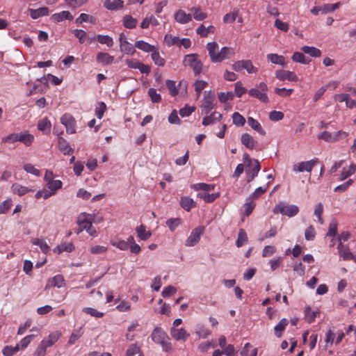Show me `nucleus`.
Wrapping results in <instances>:
<instances>
[{
    "mask_svg": "<svg viewBox=\"0 0 356 356\" xmlns=\"http://www.w3.org/2000/svg\"><path fill=\"white\" fill-rule=\"evenodd\" d=\"M33 140L34 136L28 131L13 133L2 138V142L4 143H14L19 141L26 146H31Z\"/></svg>",
    "mask_w": 356,
    "mask_h": 356,
    "instance_id": "nucleus-1",
    "label": "nucleus"
},
{
    "mask_svg": "<svg viewBox=\"0 0 356 356\" xmlns=\"http://www.w3.org/2000/svg\"><path fill=\"white\" fill-rule=\"evenodd\" d=\"M183 65L188 66L195 76L199 75L202 71L203 63L199 59V55L197 54L186 55L183 60Z\"/></svg>",
    "mask_w": 356,
    "mask_h": 356,
    "instance_id": "nucleus-2",
    "label": "nucleus"
},
{
    "mask_svg": "<svg viewBox=\"0 0 356 356\" xmlns=\"http://www.w3.org/2000/svg\"><path fill=\"white\" fill-rule=\"evenodd\" d=\"M299 212V208L293 204H285L283 202H280L275 205L273 209L274 213H280L282 215L289 217L296 216Z\"/></svg>",
    "mask_w": 356,
    "mask_h": 356,
    "instance_id": "nucleus-3",
    "label": "nucleus"
},
{
    "mask_svg": "<svg viewBox=\"0 0 356 356\" xmlns=\"http://www.w3.org/2000/svg\"><path fill=\"white\" fill-rule=\"evenodd\" d=\"M257 86V88H252L249 90L250 96L258 99L261 102L268 103L269 99L266 94L268 90L267 85L264 82H261Z\"/></svg>",
    "mask_w": 356,
    "mask_h": 356,
    "instance_id": "nucleus-4",
    "label": "nucleus"
},
{
    "mask_svg": "<svg viewBox=\"0 0 356 356\" xmlns=\"http://www.w3.org/2000/svg\"><path fill=\"white\" fill-rule=\"evenodd\" d=\"M216 96L214 92L210 90L205 92L204 97L201 105V113L202 114L207 115L215 106Z\"/></svg>",
    "mask_w": 356,
    "mask_h": 356,
    "instance_id": "nucleus-5",
    "label": "nucleus"
},
{
    "mask_svg": "<svg viewBox=\"0 0 356 356\" xmlns=\"http://www.w3.org/2000/svg\"><path fill=\"white\" fill-rule=\"evenodd\" d=\"M232 69L236 72L245 70L249 74H253L257 72V68L253 65L252 61L250 60H242L234 62L232 65Z\"/></svg>",
    "mask_w": 356,
    "mask_h": 356,
    "instance_id": "nucleus-6",
    "label": "nucleus"
},
{
    "mask_svg": "<svg viewBox=\"0 0 356 356\" xmlns=\"http://www.w3.org/2000/svg\"><path fill=\"white\" fill-rule=\"evenodd\" d=\"M204 227L202 226L195 227L186 240L185 245L187 247L195 245L200 241V237L204 233Z\"/></svg>",
    "mask_w": 356,
    "mask_h": 356,
    "instance_id": "nucleus-7",
    "label": "nucleus"
},
{
    "mask_svg": "<svg viewBox=\"0 0 356 356\" xmlns=\"http://www.w3.org/2000/svg\"><path fill=\"white\" fill-rule=\"evenodd\" d=\"M319 162L318 158H314L310 161L300 162L297 165H294L293 167V170L294 172H310L313 168Z\"/></svg>",
    "mask_w": 356,
    "mask_h": 356,
    "instance_id": "nucleus-8",
    "label": "nucleus"
},
{
    "mask_svg": "<svg viewBox=\"0 0 356 356\" xmlns=\"http://www.w3.org/2000/svg\"><path fill=\"white\" fill-rule=\"evenodd\" d=\"M60 122L65 127L67 134H72L76 132V120L69 113H65L60 118Z\"/></svg>",
    "mask_w": 356,
    "mask_h": 356,
    "instance_id": "nucleus-9",
    "label": "nucleus"
},
{
    "mask_svg": "<svg viewBox=\"0 0 356 356\" xmlns=\"http://www.w3.org/2000/svg\"><path fill=\"white\" fill-rule=\"evenodd\" d=\"M89 214L81 213L77 218V224L79 225L76 234H79L83 230L86 231L91 226L92 219Z\"/></svg>",
    "mask_w": 356,
    "mask_h": 356,
    "instance_id": "nucleus-10",
    "label": "nucleus"
},
{
    "mask_svg": "<svg viewBox=\"0 0 356 356\" xmlns=\"http://www.w3.org/2000/svg\"><path fill=\"white\" fill-rule=\"evenodd\" d=\"M119 41L120 49L122 52L129 55H133L136 52L135 45L133 46L129 42L123 33L120 35Z\"/></svg>",
    "mask_w": 356,
    "mask_h": 356,
    "instance_id": "nucleus-11",
    "label": "nucleus"
},
{
    "mask_svg": "<svg viewBox=\"0 0 356 356\" xmlns=\"http://www.w3.org/2000/svg\"><path fill=\"white\" fill-rule=\"evenodd\" d=\"M246 168L247 181L250 182L257 176L261 169V165L258 160H254L252 164H247Z\"/></svg>",
    "mask_w": 356,
    "mask_h": 356,
    "instance_id": "nucleus-12",
    "label": "nucleus"
},
{
    "mask_svg": "<svg viewBox=\"0 0 356 356\" xmlns=\"http://www.w3.org/2000/svg\"><path fill=\"white\" fill-rule=\"evenodd\" d=\"M275 76L280 81H297L298 80V76L293 72L283 70L276 71Z\"/></svg>",
    "mask_w": 356,
    "mask_h": 356,
    "instance_id": "nucleus-13",
    "label": "nucleus"
},
{
    "mask_svg": "<svg viewBox=\"0 0 356 356\" xmlns=\"http://www.w3.org/2000/svg\"><path fill=\"white\" fill-rule=\"evenodd\" d=\"M235 54L234 49L231 47H224L218 53L215 63H220L225 59H228Z\"/></svg>",
    "mask_w": 356,
    "mask_h": 356,
    "instance_id": "nucleus-14",
    "label": "nucleus"
},
{
    "mask_svg": "<svg viewBox=\"0 0 356 356\" xmlns=\"http://www.w3.org/2000/svg\"><path fill=\"white\" fill-rule=\"evenodd\" d=\"M65 285V282L62 275H57L48 280L46 289L51 287L60 288Z\"/></svg>",
    "mask_w": 356,
    "mask_h": 356,
    "instance_id": "nucleus-15",
    "label": "nucleus"
},
{
    "mask_svg": "<svg viewBox=\"0 0 356 356\" xmlns=\"http://www.w3.org/2000/svg\"><path fill=\"white\" fill-rule=\"evenodd\" d=\"M170 334L175 340H183L184 341H186L190 336L184 328L177 329L175 327H171Z\"/></svg>",
    "mask_w": 356,
    "mask_h": 356,
    "instance_id": "nucleus-16",
    "label": "nucleus"
},
{
    "mask_svg": "<svg viewBox=\"0 0 356 356\" xmlns=\"http://www.w3.org/2000/svg\"><path fill=\"white\" fill-rule=\"evenodd\" d=\"M151 337L152 341L157 343L160 342L161 340L168 339V334L165 332L160 327H156L154 329L151 334Z\"/></svg>",
    "mask_w": 356,
    "mask_h": 356,
    "instance_id": "nucleus-17",
    "label": "nucleus"
},
{
    "mask_svg": "<svg viewBox=\"0 0 356 356\" xmlns=\"http://www.w3.org/2000/svg\"><path fill=\"white\" fill-rule=\"evenodd\" d=\"M175 20L180 24H186L192 20L191 14H187L183 10H177L175 14Z\"/></svg>",
    "mask_w": 356,
    "mask_h": 356,
    "instance_id": "nucleus-18",
    "label": "nucleus"
},
{
    "mask_svg": "<svg viewBox=\"0 0 356 356\" xmlns=\"http://www.w3.org/2000/svg\"><path fill=\"white\" fill-rule=\"evenodd\" d=\"M58 149L63 152L64 154H70L73 153L74 150L70 147L68 142L63 138L60 137L58 140Z\"/></svg>",
    "mask_w": 356,
    "mask_h": 356,
    "instance_id": "nucleus-19",
    "label": "nucleus"
},
{
    "mask_svg": "<svg viewBox=\"0 0 356 356\" xmlns=\"http://www.w3.org/2000/svg\"><path fill=\"white\" fill-rule=\"evenodd\" d=\"M97 62L104 65H108L113 63L114 60L113 56L108 53L99 52L96 57Z\"/></svg>",
    "mask_w": 356,
    "mask_h": 356,
    "instance_id": "nucleus-20",
    "label": "nucleus"
},
{
    "mask_svg": "<svg viewBox=\"0 0 356 356\" xmlns=\"http://www.w3.org/2000/svg\"><path fill=\"white\" fill-rule=\"evenodd\" d=\"M30 16L35 19L43 16H47L49 14V10L47 7H42L38 9H29Z\"/></svg>",
    "mask_w": 356,
    "mask_h": 356,
    "instance_id": "nucleus-21",
    "label": "nucleus"
},
{
    "mask_svg": "<svg viewBox=\"0 0 356 356\" xmlns=\"http://www.w3.org/2000/svg\"><path fill=\"white\" fill-rule=\"evenodd\" d=\"M339 254L343 260H350L354 258V255L350 252L348 247L343 245L342 243H339L337 246Z\"/></svg>",
    "mask_w": 356,
    "mask_h": 356,
    "instance_id": "nucleus-22",
    "label": "nucleus"
},
{
    "mask_svg": "<svg viewBox=\"0 0 356 356\" xmlns=\"http://www.w3.org/2000/svg\"><path fill=\"white\" fill-rule=\"evenodd\" d=\"M241 143L245 146V147L252 149L254 148L257 142L254 140L253 137L249 134H243L241 137Z\"/></svg>",
    "mask_w": 356,
    "mask_h": 356,
    "instance_id": "nucleus-23",
    "label": "nucleus"
},
{
    "mask_svg": "<svg viewBox=\"0 0 356 356\" xmlns=\"http://www.w3.org/2000/svg\"><path fill=\"white\" fill-rule=\"evenodd\" d=\"M219 46L216 42L207 43V49L212 62L215 63L216 58L218 56Z\"/></svg>",
    "mask_w": 356,
    "mask_h": 356,
    "instance_id": "nucleus-24",
    "label": "nucleus"
},
{
    "mask_svg": "<svg viewBox=\"0 0 356 356\" xmlns=\"http://www.w3.org/2000/svg\"><path fill=\"white\" fill-rule=\"evenodd\" d=\"M51 19L56 22H60L64 19L72 20L73 16L70 11H62L60 13H54L51 15Z\"/></svg>",
    "mask_w": 356,
    "mask_h": 356,
    "instance_id": "nucleus-25",
    "label": "nucleus"
},
{
    "mask_svg": "<svg viewBox=\"0 0 356 356\" xmlns=\"http://www.w3.org/2000/svg\"><path fill=\"white\" fill-rule=\"evenodd\" d=\"M289 324V321L284 318H282L280 322L275 326L274 332L277 337L280 338L282 337L283 332L285 330L286 326Z\"/></svg>",
    "mask_w": 356,
    "mask_h": 356,
    "instance_id": "nucleus-26",
    "label": "nucleus"
},
{
    "mask_svg": "<svg viewBox=\"0 0 356 356\" xmlns=\"http://www.w3.org/2000/svg\"><path fill=\"white\" fill-rule=\"evenodd\" d=\"M222 118V115L216 111L212 113L210 115H207L203 118L202 124L207 126L214 123L216 121H220Z\"/></svg>",
    "mask_w": 356,
    "mask_h": 356,
    "instance_id": "nucleus-27",
    "label": "nucleus"
},
{
    "mask_svg": "<svg viewBox=\"0 0 356 356\" xmlns=\"http://www.w3.org/2000/svg\"><path fill=\"white\" fill-rule=\"evenodd\" d=\"M135 47L147 53L152 52L156 49L154 46L151 45L150 44L146 42L144 40L136 41L135 42Z\"/></svg>",
    "mask_w": 356,
    "mask_h": 356,
    "instance_id": "nucleus-28",
    "label": "nucleus"
},
{
    "mask_svg": "<svg viewBox=\"0 0 356 356\" xmlns=\"http://www.w3.org/2000/svg\"><path fill=\"white\" fill-rule=\"evenodd\" d=\"M356 172V165L352 163L348 168H343L341 173L340 174L339 180L343 181L354 175Z\"/></svg>",
    "mask_w": 356,
    "mask_h": 356,
    "instance_id": "nucleus-29",
    "label": "nucleus"
},
{
    "mask_svg": "<svg viewBox=\"0 0 356 356\" xmlns=\"http://www.w3.org/2000/svg\"><path fill=\"white\" fill-rule=\"evenodd\" d=\"M181 207L187 211L196 206V203L193 199L188 197H182L180 200Z\"/></svg>",
    "mask_w": 356,
    "mask_h": 356,
    "instance_id": "nucleus-30",
    "label": "nucleus"
},
{
    "mask_svg": "<svg viewBox=\"0 0 356 356\" xmlns=\"http://www.w3.org/2000/svg\"><path fill=\"white\" fill-rule=\"evenodd\" d=\"M267 59L272 63L284 66L286 64L285 58L283 56L277 54H269L267 55Z\"/></svg>",
    "mask_w": 356,
    "mask_h": 356,
    "instance_id": "nucleus-31",
    "label": "nucleus"
},
{
    "mask_svg": "<svg viewBox=\"0 0 356 356\" xmlns=\"http://www.w3.org/2000/svg\"><path fill=\"white\" fill-rule=\"evenodd\" d=\"M248 123L252 127V129L257 131L259 134L262 136L266 134V131L264 130L260 123L257 120L252 117H249L248 118Z\"/></svg>",
    "mask_w": 356,
    "mask_h": 356,
    "instance_id": "nucleus-32",
    "label": "nucleus"
},
{
    "mask_svg": "<svg viewBox=\"0 0 356 356\" xmlns=\"http://www.w3.org/2000/svg\"><path fill=\"white\" fill-rule=\"evenodd\" d=\"M240 354L241 356H257V348H253L250 343H246Z\"/></svg>",
    "mask_w": 356,
    "mask_h": 356,
    "instance_id": "nucleus-33",
    "label": "nucleus"
},
{
    "mask_svg": "<svg viewBox=\"0 0 356 356\" xmlns=\"http://www.w3.org/2000/svg\"><path fill=\"white\" fill-rule=\"evenodd\" d=\"M123 25L127 29H134L138 24V20L129 15L124 16L122 19Z\"/></svg>",
    "mask_w": 356,
    "mask_h": 356,
    "instance_id": "nucleus-34",
    "label": "nucleus"
},
{
    "mask_svg": "<svg viewBox=\"0 0 356 356\" xmlns=\"http://www.w3.org/2000/svg\"><path fill=\"white\" fill-rule=\"evenodd\" d=\"M136 232L138 236L143 241H147L152 236L151 232L147 231L146 227L144 225L137 227Z\"/></svg>",
    "mask_w": 356,
    "mask_h": 356,
    "instance_id": "nucleus-35",
    "label": "nucleus"
},
{
    "mask_svg": "<svg viewBox=\"0 0 356 356\" xmlns=\"http://www.w3.org/2000/svg\"><path fill=\"white\" fill-rule=\"evenodd\" d=\"M74 250V246L72 243H63L57 245L54 248V252L60 254L63 252H71Z\"/></svg>",
    "mask_w": 356,
    "mask_h": 356,
    "instance_id": "nucleus-36",
    "label": "nucleus"
},
{
    "mask_svg": "<svg viewBox=\"0 0 356 356\" xmlns=\"http://www.w3.org/2000/svg\"><path fill=\"white\" fill-rule=\"evenodd\" d=\"M111 244L120 250H127L129 248V242H126V241L118 238L111 240Z\"/></svg>",
    "mask_w": 356,
    "mask_h": 356,
    "instance_id": "nucleus-37",
    "label": "nucleus"
},
{
    "mask_svg": "<svg viewBox=\"0 0 356 356\" xmlns=\"http://www.w3.org/2000/svg\"><path fill=\"white\" fill-rule=\"evenodd\" d=\"M60 333L56 332L51 333L47 339H43L41 343H44L47 348L54 345L59 339Z\"/></svg>",
    "mask_w": 356,
    "mask_h": 356,
    "instance_id": "nucleus-38",
    "label": "nucleus"
},
{
    "mask_svg": "<svg viewBox=\"0 0 356 356\" xmlns=\"http://www.w3.org/2000/svg\"><path fill=\"white\" fill-rule=\"evenodd\" d=\"M301 50L305 54H309L314 58H318L321 55V50L314 47L303 46L301 47Z\"/></svg>",
    "mask_w": 356,
    "mask_h": 356,
    "instance_id": "nucleus-39",
    "label": "nucleus"
},
{
    "mask_svg": "<svg viewBox=\"0 0 356 356\" xmlns=\"http://www.w3.org/2000/svg\"><path fill=\"white\" fill-rule=\"evenodd\" d=\"M248 238L245 231L243 229H240L238 234V238L236 241V245L240 248L247 243Z\"/></svg>",
    "mask_w": 356,
    "mask_h": 356,
    "instance_id": "nucleus-40",
    "label": "nucleus"
},
{
    "mask_svg": "<svg viewBox=\"0 0 356 356\" xmlns=\"http://www.w3.org/2000/svg\"><path fill=\"white\" fill-rule=\"evenodd\" d=\"M98 42L102 44H106L108 47H111L113 45V38L108 35H97L95 37Z\"/></svg>",
    "mask_w": 356,
    "mask_h": 356,
    "instance_id": "nucleus-41",
    "label": "nucleus"
},
{
    "mask_svg": "<svg viewBox=\"0 0 356 356\" xmlns=\"http://www.w3.org/2000/svg\"><path fill=\"white\" fill-rule=\"evenodd\" d=\"M195 191H202V193L213 191L215 188L213 184H207L205 183H197L191 186Z\"/></svg>",
    "mask_w": 356,
    "mask_h": 356,
    "instance_id": "nucleus-42",
    "label": "nucleus"
},
{
    "mask_svg": "<svg viewBox=\"0 0 356 356\" xmlns=\"http://www.w3.org/2000/svg\"><path fill=\"white\" fill-rule=\"evenodd\" d=\"M197 196L202 200L207 203L213 202L216 199L219 197V193H199Z\"/></svg>",
    "mask_w": 356,
    "mask_h": 356,
    "instance_id": "nucleus-43",
    "label": "nucleus"
},
{
    "mask_svg": "<svg viewBox=\"0 0 356 356\" xmlns=\"http://www.w3.org/2000/svg\"><path fill=\"white\" fill-rule=\"evenodd\" d=\"M51 127V122L47 118L42 119L38 124V129L46 134L50 132Z\"/></svg>",
    "mask_w": 356,
    "mask_h": 356,
    "instance_id": "nucleus-44",
    "label": "nucleus"
},
{
    "mask_svg": "<svg viewBox=\"0 0 356 356\" xmlns=\"http://www.w3.org/2000/svg\"><path fill=\"white\" fill-rule=\"evenodd\" d=\"M31 242L33 245L39 246L43 253L47 254L50 250L49 245L42 239L38 238H33Z\"/></svg>",
    "mask_w": 356,
    "mask_h": 356,
    "instance_id": "nucleus-45",
    "label": "nucleus"
},
{
    "mask_svg": "<svg viewBox=\"0 0 356 356\" xmlns=\"http://www.w3.org/2000/svg\"><path fill=\"white\" fill-rule=\"evenodd\" d=\"M12 189L15 193H16L20 196L26 194L29 191H33V190L29 189V188L22 186L19 184H13L12 186Z\"/></svg>",
    "mask_w": 356,
    "mask_h": 356,
    "instance_id": "nucleus-46",
    "label": "nucleus"
},
{
    "mask_svg": "<svg viewBox=\"0 0 356 356\" xmlns=\"http://www.w3.org/2000/svg\"><path fill=\"white\" fill-rule=\"evenodd\" d=\"M191 11L193 13V17L196 20L202 21L207 17V13L202 12L200 7H193Z\"/></svg>",
    "mask_w": 356,
    "mask_h": 356,
    "instance_id": "nucleus-47",
    "label": "nucleus"
},
{
    "mask_svg": "<svg viewBox=\"0 0 356 356\" xmlns=\"http://www.w3.org/2000/svg\"><path fill=\"white\" fill-rule=\"evenodd\" d=\"M304 312L305 320L309 323H312L315 321V318H316V315L318 314L317 312L312 311V308L309 306L305 307Z\"/></svg>",
    "mask_w": 356,
    "mask_h": 356,
    "instance_id": "nucleus-48",
    "label": "nucleus"
},
{
    "mask_svg": "<svg viewBox=\"0 0 356 356\" xmlns=\"http://www.w3.org/2000/svg\"><path fill=\"white\" fill-rule=\"evenodd\" d=\"M151 57L155 65L158 66H163L165 65V60L160 56L156 48L152 52Z\"/></svg>",
    "mask_w": 356,
    "mask_h": 356,
    "instance_id": "nucleus-49",
    "label": "nucleus"
},
{
    "mask_svg": "<svg viewBox=\"0 0 356 356\" xmlns=\"http://www.w3.org/2000/svg\"><path fill=\"white\" fill-rule=\"evenodd\" d=\"M292 60L294 62L300 63L302 64H308L311 61V60L308 58H306L302 53L298 51L293 53L292 56Z\"/></svg>",
    "mask_w": 356,
    "mask_h": 356,
    "instance_id": "nucleus-50",
    "label": "nucleus"
},
{
    "mask_svg": "<svg viewBox=\"0 0 356 356\" xmlns=\"http://www.w3.org/2000/svg\"><path fill=\"white\" fill-rule=\"evenodd\" d=\"M19 344L15 346H6L2 350V353L4 356H13L19 350Z\"/></svg>",
    "mask_w": 356,
    "mask_h": 356,
    "instance_id": "nucleus-51",
    "label": "nucleus"
},
{
    "mask_svg": "<svg viewBox=\"0 0 356 356\" xmlns=\"http://www.w3.org/2000/svg\"><path fill=\"white\" fill-rule=\"evenodd\" d=\"M337 220L335 219L332 220L329 224V228L326 234V236L335 237L337 234Z\"/></svg>",
    "mask_w": 356,
    "mask_h": 356,
    "instance_id": "nucleus-52",
    "label": "nucleus"
},
{
    "mask_svg": "<svg viewBox=\"0 0 356 356\" xmlns=\"http://www.w3.org/2000/svg\"><path fill=\"white\" fill-rule=\"evenodd\" d=\"M89 22L92 24L95 23V18L91 15H89L86 13H81L79 17H77L75 20V23L77 24H81L83 22Z\"/></svg>",
    "mask_w": 356,
    "mask_h": 356,
    "instance_id": "nucleus-53",
    "label": "nucleus"
},
{
    "mask_svg": "<svg viewBox=\"0 0 356 356\" xmlns=\"http://www.w3.org/2000/svg\"><path fill=\"white\" fill-rule=\"evenodd\" d=\"M318 139H321L325 140L327 143H334L336 142V138H332V133H330L327 131H324L317 136Z\"/></svg>",
    "mask_w": 356,
    "mask_h": 356,
    "instance_id": "nucleus-54",
    "label": "nucleus"
},
{
    "mask_svg": "<svg viewBox=\"0 0 356 356\" xmlns=\"http://www.w3.org/2000/svg\"><path fill=\"white\" fill-rule=\"evenodd\" d=\"M208 85V83L205 81L202 80H197L195 83V91L197 94V97H199L201 95L202 91L206 88Z\"/></svg>",
    "mask_w": 356,
    "mask_h": 356,
    "instance_id": "nucleus-55",
    "label": "nucleus"
},
{
    "mask_svg": "<svg viewBox=\"0 0 356 356\" xmlns=\"http://www.w3.org/2000/svg\"><path fill=\"white\" fill-rule=\"evenodd\" d=\"M233 123L238 126L242 127L245 123V118L238 112H234L232 115Z\"/></svg>",
    "mask_w": 356,
    "mask_h": 356,
    "instance_id": "nucleus-56",
    "label": "nucleus"
},
{
    "mask_svg": "<svg viewBox=\"0 0 356 356\" xmlns=\"http://www.w3.org/2000/svg\"><path fill=\"white\" fill-rule=\"evenodd\" d=\"M181 224V219L179 218H170L166 221V225L173 232L175 229Z\"/></svg>",
    "mask_w": 356,
    "mask_h": 356,
    "instance_id": "nucleus-57",
    "label": "nucleus"
},
{
    "mask_svg": "<svg viewBox=\"0 0 356 356\" xmlns=\"http://www.w3.org/2000/svg\"><path fill=\"white\" fill-rule=\"evenodd\" d=\"M63 183L60 180H53L47 184V188L52 191L53 193H56V191L60 188H62Z\"/></svg>",
    "mask_w": 356,
    "mask_h": 356,
    "instance_id": "nucleus-58",
    "label": "nucleus"
},
{
    "mask_svg": "<svg viewBox=\"0 0 356 356\" xmlns=\"http://www.w3.org/2000/svg\"><path fill=\"white\" fill-rule=\"evenodd\" d=\"M148 95L153 103H159L161 101V96L157 93L156 90L151 88L148 90Z\"/></svg>",
    "mask_w": 356,
    "mask_h": 356,
    "instance_id": "nucleus-59",
    "label": "nucleus"
},
{
    "mask_svg": "<svg viewBox=\"0 0 356 356\" xmlns=\"http://www.w3.org/2000/svg\"><path fill=\"white\" fill-rule=\"evenodd\" d=\"M82 311L88 314H90L92 316L96 318H101L104 316V313L97 311V309L92 307H84Z\"/></svg>",
    "mask_w": 356,
    "mask_h": 356,
    "instance_id": "nucleus-60",
    "label": "nucleus"
},
{
    "mask_svg": "<svg viewBox=\"0 0 356 356\" xmlns=\"http://www.w3.org/2000/svg\"><path fill=\"white\" fill-rule=\"evenodd\" d=\"M164 40L168 47L175 44L178 45L179 42V38L178 37L172 36V35H165Z\"/></svg>",
    "mask_w": 356,
    "mask_h": 356,
    "instance_id": "nucleus-61",
    "label": "nucleus"
},
{
    "mask_svg": "<svg viewBox=\"0 0 356 356\" xmlns=\"http://www.w3.org/2000/svg\"><path fill=\"white\" fill-rule=\"evenodd\" d=\"M316 236V231L312 225L308 227L305 232V237L307 241H313Z\"/></svg>",
    "mask_w": 356,
    "mask_h": 356,
    "instance_id": "nucleus-62",
    "label": "nucleus"
},
{
    "mask_svg": "<svg viewBox=\"0 0 356 356\" xmlns=\"http://www.w3.org/2000/svg\"><path fill=\"white\" fill-rule=\"evenodd\" d=\"M139 351V347L136 343H132L128 347L126 351V356H135Z\"/></svg>",
    "mask_w": 356,
    "mask_h": 356,
    "instance_id": "nucleus-63",
    "label": "nucleus"
},
{
    "mask_svg": "<svg viewBox=\"0 0 356 356\" xmlns=\"http://www.w3.org/2000/svg\"><path fill=\"white\" fill-rule=\"evenodd\" d=\"M47 348L45 346L44 343L40 342L33 356H44L47 353Z\"/></svg>",
    "mask_w": 356,
    "mask_h": 356,
    "instance_id": "nucleus-64",
    "label": "nucleus"
}]
</instances>
